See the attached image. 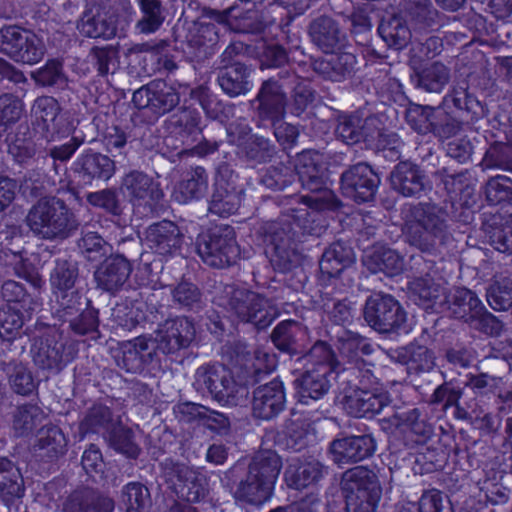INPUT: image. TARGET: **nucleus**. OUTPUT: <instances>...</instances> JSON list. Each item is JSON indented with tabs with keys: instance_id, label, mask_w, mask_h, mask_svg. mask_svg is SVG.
Listing matches in <instances>:
<instances>
[{
	"instance_id": "24",
	"label": "nucleus",
	"mask_w": 512,
	"mask_h": 512,
	"mask_svg": "<svg viewBox=\"0 0 512 512\" xmlns=\"http://www.w3.org/2000/svg\"><path fill=\"white\" fill-rule=\"evenodd\" d=\"M335 376L327 366L318 368L307 367L294 380L296 397L302 404H308L310 400L323 398L330 390Z\"/></svg>"
},
{
	"instance_id": "31",
	"label": "nucleus",
	"mask_w": 512,
	"mask_h": 512,
	"mask_svg": "<svg viewBox=\"0 0 512 512\" xmlns=\"http://www.w3.org/2000/svg\"><path fill=\"white\" fill-rule=\"evenodd\" d=\"M328 58H317L312 62L314 72L326 80L342 82L351 78L357 70V58L353 53H331Z\"/></svg>"
},
{
	"instance_id": "16",
	"label": "nucleus",
	"mask_w": 512,
	"mask_h": 512,
	"mask_svg": "<svg viewBox=\"0 0 512 512\" xmlns=\"http://www.w3.org/2000/svg\"><path fill=\"white\" fill-rule=\"evenodd\" d=\"M162 471L187 502H197L205 496L206 479L200 472L168 458L161 463Z\"/></svg>"
},
{
	"instance_id": "10",
	"label": "nucleus",
	"mask_w": 512,
	"mask_h": 512,
	"mask_svg": "<svg viewBox=\"0 0 512 512\" xmlns=\"http://www.w3.org/2000/svg\"><path fill=\"white\" fill-rule=\"evenodd\" d=\"M363 317L367 325L380 334L399 333L406 329L407 312L390 294L379 292L370 295L365 301Z\"/></svg>"
},
{
	"instance_id": "59",
	"label": "nucleus",
	"mask_w": 512,
	"mask_h": 512,
	"mask_svg": "<svg viewBox=\"0 0 512 512\" xmlns=\"http://www.w3.org/2000/svg\"><path fill=\"white\" fill-rule=\"evenodd\" d=\"M318 303L334 324L346 326L353 322L355 308L348 299H336L328 293H323L320 295Z\"/></svg>"
},
{
	"instance_id": "21",
	"label": "nucleus",
	"mask_w": 512,
	"mask_h": 512,
	"mask_svg": "<svg viewBox=\"0 0 512 512\" xmlns=\"http://www.w3.org/2000/svg\"><path fill=\"white\" fill-rule=\"evenodd\" d=\"M159 349L152 336H138L121 345V356L117 364L130 373H141L157 359Z\"/></svg>"
},
{
	"instance_id": "48",
	"label": "nucleus",
	"mask_w": 512,
	"mask_h": 512,
	"mask_svg": "<svg viewBox=\"0 0 512 512\" xmlns=\"http://www.w3.org/2000/svg\"><path fill=\"white\" fill-rule=\"evenodd\" d=\"M337 344L340 355L353 365H365L362 356H369L374 352V347L367 338L350 330L338 336Z\"/></svg>"
},
{
	"instance_id": "64",
	"label": "nucleus",
	"mask_w": 512,
	"mask_h": 512,
	"mask_svg": "<svg viewBox=\"0 0 512 512\" xmlns=\"http://www.w3.org/2000/svg\"><path fill=\"white\" fill-rule=\"evenodd\" d=\"M486 298L493 310H508L512 307V280L508 277L496 278L487 287Z\"/></svg>"
},
{
	"instance_id": "55",
	"label": "nucleus",
	"mask_w": 512,
	"mask_h": 512,
	"mask_svg": "<svg viewBox=\"0 0 512 512\" xmlns=\"http://www.w3.org/2000/svg\"><path fill=\"white\" fill-rule=\"evenodd\" d=\"M7 143L8 153L19 164L26 163L36 153V145L28 123L20 124L15 133L8 136Z\"/></svg>"
},
{
	"instance_id": "49",
	"label": "nucleus",
	"mask_w": 512,
	"mask_h": 512,
	"mask_svg": "<svg viewBox=\"0 0 512 512\" xmlns=\"http://www.w3.org/2000/svg\"><path fill=\"white\" fill-rule=\"evenodd\" d=\"M363 262L373 272L398 273L404 265L403 257L394 249L386 246H373L365 252Z\"/></svg>"
},
{
	"instance_id": "28",
	"label": "nucleus",
	"mask_w": 512,
	"mask_h": 512,
	"mask_svg": "<svg viewBox=\"0 0 512 512\" xmlns=\"http://www.w3.org/2000/svg\"><path fill=\"white\" fill-rule=\"evenodd\" d=\"M74 170L86 183L108 181L116 171V163L108 155L88 150L81 154L74 163Z\"/></svg>"
},
{
	"instance_id": "46",
	"label": "nucleus",
	"mask_w": 512,
	"mask_h": 512,
	"mask_svg": "<svg viewBox=\"0 0 512 512\" xmlns=\"http://www.w3.org/2000/svg\"><path fill=\"white\" fill-rule=\"evenodd\" d=\"M445 305L456 319L467 325L484 306L476 293L467 288H457L447 297Z\"/></svg>"
},
{
	"instance_id": "35",
	"label": "nucleus",
	"mask_w": 512,
	"mask_h": 512,
	"mask_svg": "<svg viewBox=\"0 0 512 512\" xmlns=\"http://www.w3.org/2000/svg\"><path fill=\"white\" fill-rule=\"evenodd\" d=\"M340 485L344 494H382L378 476L367 466L347 469L341 476Z\"/></svg>"
},
{
	"instance_id": "32",
	"label": "nucleus",
	"mask_w": 512,
	"mask_h": 512,
	"mask_svg": "<svg viewBox=\"0 0 512 512\" xmlns=\"http://www.w3.org/2000/svg\"><path fill=\"white\" fill-rule=\"evenodd\" d=\"M132 272V264L121 257H108L94 272L97 287L115 293L123 287Z\"/></svg>"
},
{
	"instance_id": "25",
	"label": "nucleus",
	"mask_w": 512,
	"mask_h": 512,
	"mask_svg": "<svg viewBox=\"0 0 512 512\" xmlns=\"http://www.w3.org/2000/svg\"><path fill=\"white\" fill-rule=\"evenodd\" d=\"M219 40L218 28L212 22L199 20L187 30L185 53L197 63L203 62L215 52Z\"/></svg>"
},
{
	"instance_id": "42",
	"label": "nucleus",
	"mask_w": 512,
	"mask_h": 512,
	"mask_svg": "<svg viewBox=\"0 0 512 512\" xmlns=\"http://www.w3.org/2000/svg\"><path fill=\"white\" fill-rule=\"evenodd\" d=\"M208 188V175L203 167L197 166L177 183L172 193L173 199L186 204L192 200L202 198Z\"/></svg>"
},
{
	"instance_id": "2",
	"label": "nucleus",
	"mask_w": 512,
	"mask_h": 512,
	"mask_svg": "<svg viewBox=\"0 0 512 512\" xmlns=\"http://www.w3.org/2000/svg\"><path fill=\"white\" fill-rule=\"evenodd\" d=\"M308 215L307 207L291 208L277 220L260 226L258 233L276 270L287 272L299 264L301 255L298 251V233L295 226L300 227Z\"/></svg>"
},
{
	"instance_id": "12",
	"label": "nucleus",
	"mask_w": 512,
	"mask_h": 512,
	"mask_svg": "<svg viewBox=\"0 0 512 512\" xmlns=\"http://www.w3.org/2000/svg\"><path fill=\"white\" fill-rule=\"evenodd\" d=\"M179 91L163 80H153L143 85L132 96V102L138 110L158 120L173 111L180 103Z\"/></svg>"
},
{
	"instance_id": "11",
	"label": "nucleus",
	"mask_w": 512,
	"mask_h": 512,
	"mask_svg": "<svg viewBox=\"0 0 512 512\" xmlns=\"http://www.w3.org/2000/svg\"><path fill=\"white\" fill-rule=\"evenodd\" d=\"M0 52L17 63L34 65L44 58L46 46L32 31L9 25L0 29Z\"/></svg>"
},
{
	"instance_id": "22",
	"label": "nucleus",
	"mask_w": 512,
	"mask_h": 512,
	"mask_svg": "<svg viewBox=\"0 0 512 512\" xmlns=\"http://www.w3.org/2000/svg\"><path fill=\"white\" fill-rule=\"evenodd\" d=\"M307 33L311 43L325 54L342 49L347 41L339 22L328 15L313 18L308 24Z\"/></svg>"
},
{
	"instance_id": "8",
	"label": "nucleus",
	"mask_w": 512,
	"mask_h": 512,
	"mask_svg": "<svg viewBox=\"0 0 512 512\" xmlns=\"http://www.w3.org/2000/svg\"><path fill=\"white\" fill-rule=\"evenodd\" d=\"M405 118L412 130L420 135L431 133L439 141L450 139L463 129V122L441 107L411 104Z\"/></svg>"
},
{
	"instance_id": "23",
	"label": "nucleus",
	"mask_w": 512,
	"mask_h": 512,
	"mask_svg": "<svg viewBox=\"0 0 512 512\" xmlns=\"http://www.w3.org/2000/svg\"><path fill=\"white\" fill-rule=\"evenodd\" d=\"M204 17L219 24L229 26L239 33L259 34L266 25L261 13L255 9L243 11L238 6H231L224 10L205 9Z\"/></svg>"
},
{
	"instance_id": "33",
	"label": "nucleus",
	"mask_w": 512,
	"mask_h": 512,
	"mask_svg": "<svg viewBox=\"0 0 512 512\" xmlns=\"http://www.w3.org/2000/svg\"><path fill=\"white\" fill-rule=\"evenodd\" d=\"M112 498L90 488L74 490L63 503V512H113Z\"/></svg>"
},
{
	"instance_id": "52",
	"label": "nucleus",
	"mask_w": 512,
	"mask_h": 512,
	"mask_svg": "<svg viewBox=\"0 0 512 512\" xmlns=\"http://www.w3.org/2000/svg\"><path fill=\"white\" fill-rule=\"evenodd\" d=\"M396 426L404 432L411 433L416 437L417 443H424L433 434V427L427 421L426 414L419 408L409 409L396 414Z\"/></svg>"
},
{
	"instance_id": "58",
	"label": "nucleus",
	"mask_w": 512,
	"mask_h": 512,
	"mask_svg": "<svg viewBox=\"0 0 512 512\" xmlns=\"http://www.w3.org/2000/svg\"><path fill=\"white\" fill-rule=\"evenodd\" d=\"M240 202V191L236 187H226L221 183H216L208 210L220 217H227L238 210Z\"/></svg>"
},
{
	"instance_id": "27",
	"label": "nucleus",
	"mask_w": 512,
	"mask_h": 512,
	"mask_svg": "<svg viewBox=\"0 0 512 512\" xmlns=\"http://www.w3.org/2000/svg\"><path fill=\"white\" fill-rule=\"evenodd\" d=\"M120 188L133 206L158 202L164 196L159 183L139 170H132L125 174Z\"/></svg>"
},
{
	"instance_id": "7",
	"label": "nucleus",
	"mask_w": 512,
	"mask_h": 512,
	"mask_svg": "<svg viewBox=\"0 0 512 512\" xmlns=\"http://www.w3.org/2000/svg\"><path fill=\"white\" fill-rule=\"evenodd\" d=\"M294 69H282L261 83L253 102H257L256 114L261 121H270L274 126L286 113L288 101L286 88L296 81Z\"/></svg>"
},
{
	"instance_id": "14",
	"label": "nucleus",
	"mask_w": 512,
	"mask_h": 512,
	"mask_svg": "<svg viewBox=\"0 0 512 512\" xmlns=\"http://www.w3.org/2000/svg\"><path fill=\"white\" fill-rule=\"evenodd\" d=\"M196 328L192 319L177 316L165 320L155 331L153 337L159 352L164 355L176 354L187 349L195 341Z\"/></svg>"
},
{
	"instance_id": "44",
	"label": "nucleus",
	"mask_w": 512,
	"mask_h": 512,
	"mask_svg": "<svg viewBox=\"0 0 512 512\" xmlns=\"http://www.w3.org/2000/svg\"><path fill=\"white\" fill-rule=\"evenodd\" d=\"M282 468V460L280 456L272 450H260L252 457L247 470L253 477L259 478L260 481L274 490L276 480Z\"/></svg>"
},
{
	"instance_id": "56",
	"label": "nucleus",
	"mask_w": 512,
	"mask_h": 512,
	"mask_svg": "<svg viewBox=\"0 0 512 512\" xmlns=\"http://www.w3.org/2000/svg\"><path fill=\"white\" fill-rule=\"evenodd\" d=\"M45 418L43 410L34 404L18 406L13 412L12 430L16 437L29 436L42 424Z\"/></svg>"
},
{
	"instance_id": "34",
	"label": "nucleus",
	"mask_w": 512,
	"mask_h": 512,
	"mask_svg": "<svg viewBox=\"0 0 512 512\" xmlns=\"http://www.w3.org/2000/svg\"><path fill=\"white\" fill-rule=\"evenodd\" d=\"M375 118L362 119L356 115L340 116L337 120L335 135L338 139L348 145H354L361 141H374Z\"/></svg>"
},
{
	"instance_id": "4",
	"label": "nucleus",
	"mask_w": 512,
	"mask_h": 512,
	"mask_svg": "<svg viewBox=\"0 0 512 512\" xmlns=\"http://www.w3.org/2000/svg\"><path fill=\"white\" fill-rule=\"evenodd\" d=\"M217 304L240 321L253 324L258 330L268 327L278 316L277 308L269 299L234 285L223 288L217 297Z\"/></svg>"
},
{
	"instance_id": "5",
	"label": "nucleus",
	"mask_w": 512,
	"mask_h": 512,
	"mask_svg": "<svg viewBox=\"0 0 512 512\" xmlns=\"http://www.w3.org/2000/svg\"><path fill=\"white\" fill-rule=\"evenodd\" d=\"M194 389L222 405L238 406L246 402V384L236 382L232 371L220 363H207L199 366L193 375Z\"/></svg>"
},
{
	"instance_id": "9",
	"label": "nucleus",
	"mask_w": 512,
	"mask_h": 512,
	"mask_svg": "<svg viewBox=\"0 0 512 512\" xmlns=\"http://www.w3.org/2000/svg\"><path fill=\"white\" fill-rule=\"evenodd\" d=\"M30 352L35 366L56 374L74 359L77 350L60 331L48 329L34 337Z\"/></svg>"
},
{
	"instance_id": "60",
	"label": "nucleus",
	"mask_w": 512,
	"mask_h": 512,
	"mask_svg": "<svg viewBox=\"0 0 512 512\" xmlns=\"http://www.w3.org/2000/svg\"><path fill=\"white\" fill-rule=\"evenodd\" d=\"M172 301L181 310L199 313L205 306L203 293L198 286L183 280L171 290Z\"/></svg>"
},
{
	"instance_id": "38",
	"label": "nucleus",
	"mask_w": 512,
	"mask_h": 512,
	"mask_svg": "<svg viewBox=\"0 0 512 512\" xmlns=\"http://www.w3.org/2000/svg\"><path fill=\"white\" fill-rule=\"evenodd\" d=\"M410 298L424 309L439 311L445 306V289L432 278L419 277L410 284Z\"/></svg>"
},
{
	"instance_id": "18",
	"label": "nucleus",
	"mask_w": 512,
	"mask_h": 512,
	"mask_svg": "<svg viewBox=\"0 0 512 512\" xmlns=\"http://www.w3.org/2000/svg\"><path fill=\"white\" fill-rule=\"evenodd\" d=\"M226 486L231 489L237 500L260 505L270 499L273 489L259 478L253 477L242 464H236L225 473Z\"/></svg>"
},
{
	"instance_id": "6",
	"label": "nucleus",
	"mask_w": 512,
	"mask_h": 512,
	"mask_svg": "<svg viewBox=\"0 0 512 512\" xmlns=\"http://www.w3.org/2000/svg\"><path fill=\"white\" fill-rule=\"evenodd\" d=\"M197 252L210 267L223 269L234 264L240 256L235 230L230 225H217L197 237Z\"/></svg>"
},
{
	"instance_id": "63",
	"label": "nucleus",
	"mask_w": 512,
	"mask_h": 512,
	"mask_svg": "<svg viewBox=\"0 0 512 512\" xmlns=\"http://www.w3.org/2000/svg\"><path fill=\"white\" fill-rule=\"evenodd\" d=\"M405 10L415 30H426L437 24L438 12L431 0H407Z\"/></svg>"
},
{
	"instance_id": "57",
	"label": "nucleus",
	"mask_w": 512,
	"mask_h": 512,
	"mask_svg": "<svg viewBox=\"0 0 512 512\" xmlns=\"http://www.w3.org/2000/svg\"><path fill=\"white\" fill-rule=\"evenodd\" d=\"M79 32L89 38L111 39L116 35L114 20L106 13H85L77 26Z\"/></svg>"
},
{
	"instance_id": "26",
	"label": "nucleus",
	"mask_w": 512,
	"mask_h": 512,
	"mask_svg": "<svg viewBox=\"0 0 512 512\" xmlns=\"http://www.w3.org/2000/svg\"><path fill=\"white\" fill-rule=\"evenodd\" d=\"M184 234L177 224L162 220L149 225L144 231V242L154 253L162 256L173 255L180 250Z\"/></svg>"
},
{
	"instance_id": "51",
	"label": "nucleus",
	"mask_w": 512,
	"mask_h": 512,
	"mask_svg": "<svg viewBox=\"0 0 512 512\" xmlns=\"http://www.w3.org/2000/svg\"><path fill=\"white\" fill-rule=\"evenodd\" d=\"M236 141L237 155L240 159L253 164L271 161L275 148L270 141L262 136H249L247 141Z\"/></svg>"
},
{
	"instance_id": "17",
	"label": "nucleus",
	"mask_w": 512,
	"mask_h": 512,
	"mask_svg": "<svg viewBox=\"0 0 512 512\" xmlns=\"http://www.w3.org/2000/svg\"><path fill=\"white\" fill-rule=\"evenodd\" d=\"M389 180L392 190L405 198L419 199L431 190L425 171L411 160L398 162L391 170Z\"/></svg>"
},
{
	"instance_id": "39",
	"label": "nucleus",
	"mask_w": 512,
	"mask_h": 512,
	"mask_svg": "<svg viewBox=\"0 0 512 512\" xmlns=\"http://www.w3.org/2000/svg\"><path fill=\"white\" fill-rule=\"evenodd\" d=\"M25 494V486L19 469L6 457L0 456V496L5 505L21 500Z\"/></svg>"
},
{
	"instance_id": "53",
	"label": "nucleus",
	"mask_w": 512,
	"mask_h": 512,
	"mask_svg": "<svg viewBox=\"0 0 512 512\" xmlns=\"http://www.w3.org/2000/svg\"><path fill=\"white\" fill-rule=\"evenodd\" d=\"M140 18L135 24L141 34H152L160 29L165 21V6L162 0H136Z\"/></svg>"
},
{
	"instance_id": "54",
	"label": "nucleus",
	"mask_w": 512,
	"mask_h": 512,
	"mask_svg": "<svg viewBox=\"0 0 512 512\" xmlns=\"http://www.w3.org/2000/svg\"><path fill=\"white\" fill-rule=\"evenodd\" d=\"M378 33L389 47L402 49L411 41L412 32L406 21L399 15L383 19Z\"/></svg>"
},
{
	"instance_id": "13",
	"label": "nucleus",
	"mask_w": 512,
	"mask_h": 512,
	"mask_svg": "<svg viewBox=\"0 0 512 512\" xmlns=\"http://www.w3.org/2000/svg\"><path fill=\"white\" fill-rule=\"evenodd\" d=\"M380 183V176L367 162L349 165L339 181L342 195L358 204L373 201Z\"/></svg>"
},
{
	"instance_id": "3",
	"label": "nucleus",
	"mask_w": 512,
	"mask_h": 512,
	"mask_svg": "<svg viewBox=\"0 0 512 512\" xmlns=\"http://www.w3.org/2000/svg\"><path fill=\"white\" fill-rule=\"evenodd\" d=\"M25 224L35 237L56 241L69 238L79 226L66 202L56 196L39 198L29 208Z\"/></svg>"
},
{
	"instance_id": "45",
	"label": "nucleus",
	"mask_w": 512,
	"mask_h": 512,
	"mask_svg": "<svg viewBox=\"0 0 512 512\" xmlns=\"http://www.w3.org/2000/svg\"><path fill=\"white\" fill-rule=\"evenodd\" d=\"M0 369L5 373L10 388L22 396L33 394L38 386L33 372L24 363L17 360L2 361Z\"/></svg>"
},
{
	"instance_id": "29",
	"label": "nucleus",
	"mask_w": 512,
	"mask_h": 512,
	"mask_svg": "<svg viewBox=\"0 0 512 512\" xmlns=\"http://www.w3.org/2000/svg\"><path fill=\"white\" fill-rule=\"evenodd\" d=\"M16 276L25 279L35 288H41L44 281L33 263L23 251L2 249L0 251V278Z\"/></svg>"
},
{
	"instance_id": "30",
	"label": "nucleus",
	"mask_w": 512,
	"mask_h": 512,
	"mask_svg": "<svg viewBox=\"0 0 512 512\" xmlns=\"http://www.w3.org/2000/svg\"><path fill=\"white\" fill-rule=\"evenodd\" d=\"M293 170L303 188L311 192H320L324 189L326 169L319 153L311 150L301 152L297 155Z\"/></svg>"
},
{
	"instance_id": "40",
	"label": "nucleus",
	"mask_w": 512,
	"mask_h": 512,
	"mask_svg": "<svg viewBox=\"0 0 512 512\" xmlns=\"http://www.w3.org/2000/svg\"><path fill=\"white\" fill-rule=\"evenodd\" d=\"M450 81V69L441 62H433L411 75L414 87L422 92L440 94Z\"/></svg>"
},
{
	"instance_id": "37",
	"label": "nucleus",
	"mask_w": 512,
	"mask_h": 512,
	"mask_svg": "<svg viewBox=\"0 0 512 512\" xmlns=\"http://www.w3.org/2000/svg\"><path fill=\"white\" fill-rule=\"evenodd\" d=\"M325 467L318 460L301 462L293 459L284 472L288 487L302 490L318 483L325 474Z\"/></svg>"
},
{
	"instance_id": "43",
	"label": "nucleus",
	"mask_w": 512,
	"mask_h": 512,
	"mask_svg": "<svg viewBox=\"0 0 512 512\" xmlns=\"http://www.w3.org/2000/svg\"><path fill=\"white\" fill-rule=\"evenodd\" d=\"M443 104L450 107L451 105L466 113L470 121L478 120L484 116V107L481 102L469 92L468 82L462 80L453 85L452 89L443 98Z\"/></svg>"
},
{
	"instance_id": "41",
	"label": "nucleus",
	"mask_w": 512,
	"mask_h": 512,
	"mask_svg": "<svg viewBox=\"0 0 512 512\" xmlns=\"http://www.w3.org/2000/svg\"><path fill=\"white\" fill-rule=\"evenodd\" d=\"M353 249L342 241L333 242L322 254L319 268L328 277H337L347 267L354 263Z\"/></svg>"
},
{
	"instance_id": "15",
	"label": "nucleus",
	"mask_w": 512,
	"mask_h": 512,
	"mask_svg": "<svg viewBox=\"0 0 512 512\" xmlns=\"http://www.w3.org/2000/svg\"><path fill=\"white\" fill-rule=\"evenodd\" d=\"M376 441L371 434L344 435L333 439L328 447L331 461L338 467L352 465L373 456Z\"/></svg>"
},
{
	"instance_id": "62",
	"label": "nucleus",
	"mask_w": 512,
	"mask_h": 512,
	"mask_svg": "<svg viewBox=\"0 0 512 512\" xmlns=\"http://www.w3.org/2000/svg\"><path fill=\"white\" fill-rule=\"evenodd\" d=\"M259 182L272 191H285L296 183V174L290 166L278 163L268 167Z\"/></svg>"
},
{
	"instance_id": "20",
	"label": "nucleus",
	"mask_w": 512,
	"mask_h": 512,
	"mask_svg": "<svg viewBox=\"0 0 512 512\" xmlns=\"http://www.w3.org/2000/svg\"><path fill=\"white\" fill-rule=\"evenodd\" d=\"M286 407L284 383L280 378L260 385L253 391L252 413L255 418L272 420Z\"/></svg>"
},
{
	"instance_id": "19",
	"label": "nucleus",
	"mask_w": 512,
	"mask_h": 512,
	"mask_svg": "<svg viewBox=\"0 0 512 512\" xmlns=\"http://www.w3.org/2000/svg\"><path fill=\"white\" fill-rule=\"evenodd\" d=\"M389 403L388 393L381 388H349L341 400L345 412L355 418L379 414Z\"/></svg>"
},
{
	"instance_id": "1",
	"label": "nucleus",
	"mask_w": 512,
	"mask_h": 512,
	"mask_svg": "<svg viewBox=\"0 0 512 512\" xmlns=\"http://www.w3.org/2000/svg\"><path fill=\"white\" fill-rule=\"evenodd\" d=\"M405 243L428 255H437L453 236L446 208L434 202L407 203L400 211Z\"/></svg>"
},
{
	"instance_id": "36",
	"label": "nucleus",
	"mask_w": 512,
	"mask_h": 512,
	"mask_svg": "<svg viewBox=\"0 0 512 512\" xmlns=\"http://www.w3.org/2000/svg\"><path fill=\"white\" fill-rule=\"evenodd\" d=\"M250 75V67L240 62H234L219 68L217 82L225 94L237 97L245 95L252 89Z\"/></svg>"
},
{
	"instance_id": "50",
	"label": "nucleus",
	"mask_w": 512,
	"mask_h": 512,
	"mask_svg": "<svg viewBox=\"0 0 512 512\" xmlns=\"http://www.w3.org/2000/svg\"><path fill=\"white\" fill-rule=\"evenodd\" d=\"M67 440L62 430L55 425H44L38 431L35 450L41 457L54 460L66 452Z\"/></svg>"
},
{
	"instance_id": "61",
	"label": "nucleus",
	"mask_w": 512,
	"mask_h": 512,
	"mask_svg": "<svg viewBox=\"0 0 512 512\" xmlns=\"http://www.w3.org/2000/svg\"><path fill=\"white\" fill-rule=\"evenodd\" d=\"M30 76L37 86L43 88L57 87L64 89L68 84L63 63L58 59H49L43 66L32 71Z\"/></svg>"
},
{
	"instance_id": "47",
	"label": "nucleus",
	"mask_w": 512,
	"mask_h": 512,
	"mask_svg": "<svg viewBox=\"0 0 512 512\" xmlns=\"http://www.w3.org/2000/svg\"><path fill=\"white\" fill-rule=\"evenodd\" d=\"M304 333L305 327L300 322L289 319L278 323L270 338L279 351L293 356L301 352L299 336Z\"/></svg>"
}]
</instances>
